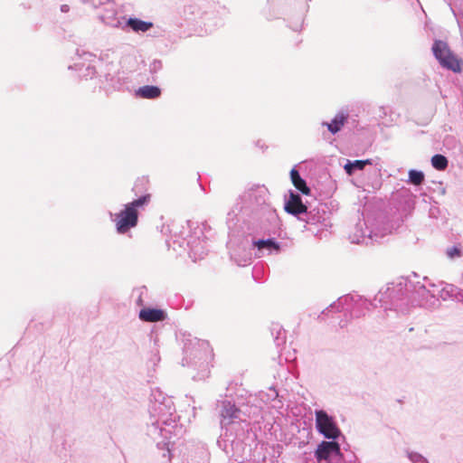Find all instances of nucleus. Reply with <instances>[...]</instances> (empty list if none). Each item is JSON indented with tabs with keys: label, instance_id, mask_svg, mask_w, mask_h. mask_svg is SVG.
I'll return each instance as SVG.
<instances>
[{
	"label": "nucleus",
	"instance_id": "f257e3e1",
	"mask_svg": "<svg viewBox=\"0 0 463 463\" xmlns=\"http://www.w3.org/2000/svg\"><path fill=\"white\" fill-rule=\"evenodd\" d=\"M269 191L264 185L247 188L228 212L226 224L229 232H239V224L244 223L264 232H273L279 226L276 210L268 203Z\"/></svg>",
	"mask_w": 463,
	"mask_h": 463
},
{
	"label": "nucleus",
	"instance_id": "f03ea898",
	"mask_svg": "<svg viewBox=\"0 0 463 463\" xmlns=\"http://www.w3.org/2000/svg\"><path fill=\"white\" fill-rule=\"evenodd\" d=\"M184 429L176 422L175 407L172 397L160 390H153L150 395L149 420L146 435L163 450V457L170 458V439L181 437Z\"/></svg>",
	"mask_w": 463,
	"mask_h": 463
},
{
	"label": "nucleus",
	"instance_id": "7ed1b4c3",
	"mask_svg": "<svg viewBox=\"0 0 463 463\" xmlns=\"http://www.w3.org/2000/svg\"><path fill=\"white\" fill-rule=\"evenodd\" d=\"M227 247L231 259L238 266H247L251 260V250H254L256 258L266 255L277 254L280 251V243L274 238L255 240L250 235H244L239 232H229Z\"/></svg>",
	"mask_w": 463,
	"mask_h": 463
},
{
	"label": "nucleus",
	"instance_id": "20e7f679",
	"mask_svg": "<svg viewBox=\"0 0 463 463\" xmlns=\"http://www.w3.org/2000/svg\"><path fill=\"white\" fill-rule=\"evenodd\" d=\"M177 339L183 345L182 365L192 366L199 371L196 375L193 376L195 380H203L208 377L210 373L209 363L213 355L209 343L185 332H180L177 335Z\"/></svg>",
	"mask_w": 463,
	"mask_h": 463
},
{
	"label": "nucleus",
	"instance_id": "39448f33",
	"mask_svg": "<svg viewBox=\"0 0 463 463\" xmlns=\"http://www.w3.org/2000/svg\"><path fill=\"white\" fill-rule=\"evenodd\" d=\"M394 225L383 213L364 215L349 235L352 243L371 245L392 232Z\"/></svg>",
	"mask_w": 463,
	"mask_h": 463
},
{
	"label": "nucleus",
	"instance_id": "423d86ee",
	"mask_svg": "<svg viewBox=\"0 0 463 463\" xmlns=\"http://www.w3.org/2000/svg\"><path fill=\"white\" fill-rule=\"evenodd\" d=\"M411 279L401 278L396 281L388 283L384 289H381L374 297L385 310H395L405 314L411 307Z\"/></svg>",
	"mask_w": 463,
	"mask_h": 463
},
{
	"label": "nucleus",
	"instance_id": "0eeeda50",
	"mask_svg": "<svg viewBox=\"0 0 463 463\" xmlns=\"http://www.w3.org/2000/svg\"><path fill=\"white\" fill-rule=\"evenodd\" d=\"M221 428L224 431L227 441L233 442L236 439H242L249 431L250 423L246 414L230 401L222 402L220 411Z\"/></svg>",
	"mask_w": 463,
	"mask_h": 463
},
{
	"label": "nucleus",
	"instance_id": "6e6552de",
	"mask_svg": "<svg viewBox=\"0 0 463 463\" xmlns=\"http://www.w3.org/2000/svg\"><path fill=\"white\" fill-rule=\"evenodd\" d=\"M150 199L151 195L146 194L124 204L123 209L118 213H109L110 220L115 223L116 232L118 234H126L131 229L137 227L139 217L138 210L147 205Z\"/></svg>",
	"mask_w": 463,
	"mask_h": 463
},
{
	"label": "nucleus",
	"instance_id": "1a4fd4ad",
	"mask_svg": "<svg viewBox=\"0 0 463 463\" xmlns=\"http://www.w3.org/2000/svg\"><path fill=\"white\" fill-rule=\"evenodd\" d=\"M203 8L213 9V12L211 13L212 14H213L215 11L219 13L222 12V14H226L228 13V8L219 3L210 2L207 0L189 1L178 8L175 21L176 24L178 26H183L184 24L201 26Z\"/></svg>",
	"mask_w": 463,
	"mask_h": 463
},
{
	"label": "nucleus",
	"instance_id": "9d476101",
	"mask_svg": "<svg viewBox=\"0 0 463 463\" xmlns=\"http://www.w3.org/2000/svg\"><path fill=\"white\" fill-rule=\"evenodd\" d=\"M370 307H377V304L369 301L358 294H347L339 298L335 302L331 304L327 308V312H344L345 316L347 315L350 318H359L365 315V312L370 309Z\"/></svg>",
	"mask_w": 463,
	"mask_h": 463
},
{
	"label": "nucleus",
	"instance_id": "9b49d317",
	"mask_svg": "<svg viewBox=\"0 0 463 463\" xmlns=\"http://www.w3.org/2000/svg\"><path fill=\"white\" fill-rule=\"evenodd\" d=\"M423 281L411 280V307L435 308L439 306V297L435 289L437 284L430 282L427 278H424Z\"/></svg>",
	"mask_w": 463,
	"mask_h": 463
},
{
	"label": "nucleus",
	"instance_id": "f8f14e48",
	"mask_svg": "<svg viewBox=\"0 0 463 463\" xmlns=\"http://www.w3.org/2000/svg\"><path fill=\"white\" fill-rule=\"evenodd\" d=\"M187 226L188 229L192 231L190 234L184 238V241L190 249V255L194 259H201L208 250L205 241L206 237L203 234L206 224L203 223L200 226L194 222L188 221Z\"/></svg>",
	"mask_w": 463,
	"mask_h": 463
},
{
	"label": "nucleus",
	"instance_id": "ddd939ff",
	"mask_svg": "<svg viewBox=\"0 0 463 463\" xmlns=\"http://www.w3.org/2000/svg\"><path fill=\"white\" fill-rule=\"evenodd\" d=\"M285 211L294 216H298L300 220L306 221L308 223H317L320 222L319 217H317L312 212L307 213V207L302 202L299 194L289 190L288 197L285 200Z\"/></svg>",
	"mask_w": 463,
	"mask_h": 463
},
{
	"label": "nucleus",
	"instance_id": "4468645a",
	"mask_svg": "<svg viewBox=\"0 0 463 463\" xmlns=\"http://www.w3.org/2000/svg\"><path fill=\"white\" fill-rule=\"evenodd\" d=\"M315 417L317 432L326 439H337L342 435L335 418L325 410H316Z\"/></svg>",
	"mask_w": 463,
	"mask_h": 463
},
{
	"label": "nucleus",
	"instance_id": "2eb2a0df",
	"mask_svg": "<svg viewBox=\"0 0 463 463\" xmlns=\"http://www.w3.org/2000/svg\"><path fill=\"white\" fill-rule=\"evenodd\" d=\"M102 19L106 24L111 27L121 28L122 30L129 29L137 33H146L154 27V24L152 22L143 21L136 17L126 18V16H122L121 19L116 17L112 19L109 17H103Z\"/></svg>",
	"mask_w": 463,
	"mask_h": 463
},
{
	"label": "nucleus",
	"instance_id": "dca6fc26",
	"mask_svg": "<svg viewBox=\"0 0 463 463\" xmlns=\"http://www.w3.org/2000/svg\"><path fill=\"white\" fill-rule=\"evenodd\" d=\"M314 456L319 463H332L334 458H343L340 444L336 439L322 440L317 445Z\"/></svg>",
	"mask_w": 463,
	"mask_h": 463
},
{
	"label": "nucleus",
	"instance_id": "f3484780",
	"mask_svg": "<svg viewBox=\"0 0 463 463\" xmlns=\"http://www.w3.org/2000/svg\"><path fill=\"white\" fill-rule=\"evenodd\" d=\"M213 9L203 8V18L201 19V26H204L206 32L212 33L215 28L221 26L223 22V18L229 14H222V12L219 13L215 11L213 14L211 13Z\"/></svg>",
	"mask_w": 463,
	"mask_h": 463
},
{
	"label": "nucleus",
	"instance_id": "a211bd4d",
	"mask_svg": "<svg viewBox=\"0 0 463 463\" xmlns=\"http://www.w3.org/2000/svg\"><path fill=\"white\" fill-rule=\"evenodd\" d=\"M349 114L347 111L340 110L331 119L330 122L323 121L322 126L326 127L327 130L332 134L335 135L341 131L345 124L347 122Z\"/></svg>",
	"mask_w": 463,
	"mask_h": 463
},
{
	"label": "nucleus",
	"instance_id": "6ab92c4d",
	"mask_svg": "<svg viewBox=\"0 0 463 463\" xmlns=\"http://www.w3.org/2000/svg\"><path fill=\"white\" fill-rule=\"evenodd\" d=\"M138 317L144 322H161L165 320L167 315L160 308L145 307L139 311Z\"/></svg>",
	"mask_w": 463,
	"mask_h": 463
},
{
	"label": "nucleus",
	"instance_id": "aec40b11",
	"mask_svg": "<svg viewBox=\"0 0 463 463\" xmlns=\"http://www.w3.org/2000/svg\"><path fill=\"white\" fill-rule=\"evenodd\" d=\"M439 62L442 68H445L455 73H459L462 71V61L458 59L452 52H449L447 56L442 57Z\"/></svg>",
	"mask_w": 463,
	"mask_h": 463
},
{
	"label": "nucleus",
	"instance_id": "412c9836",
	"mask_svg": "<svg viewBox=\"0 0 463 463\" xmlns=\"http://www.w3.org/2000/svg\"><path fill=\"white\" fill-rule=\"evenodd\" d=\"M136 95L142 99H155L161 96V89L155 85H145L136 90Z\"/></svg>",
	"mask_w": 463,
	"mask_h": 463
},
{
	"label": "nucleus",
	"instance_id": "4be33fe9",
	"mask_svg": "<svg viewBox=\"0 0 463 463\" xmlns=\"http://www.w3.org/2000/svg\"><path fill=\"white\" fill-rule=\"evenodd\" d=\"M290 179H291L293 185L301 194H306V195L310 194V188L307 184L306 180L301 177L299 172L297 170L296 167H293L290 171Z\"/></svg>",
	"mask_w": 463,
	"mask_h": 463
},
{
	"label": "nucleus",
	"instance_id": "5701e85b",
	"mask_svg": "<svg viewBox=\"0 0 463 463\" xmlns=\"http://www.w3.org/2000/svg\"><path fill=\"white\" fill-rule=\"evenodd\" d=\"M373 159H364V160H347L346 164L344 166L345 173L348 175H353L356 171H360L364 169V167L368 165H373Z\"/></svg>",
	"mask_w": 463,
	"mask_h": 463
},
{
	"label": "nucleus",
	"instance_id": "b1692460",
	"mask_svg": "<svg viewBox=\"0 0 463 463\" xmlns=\"http://www.w3.org/2000/svg\"><path fill=\"white\" fill-rule=\"evenodd\" d=\"M105 81L107 82V85L109 88L112 90H121L125 83V78L120 75V73L118 71L113 72H107L104 75Z\"/></svg>",
	"mask_w": 463,
	"mask_h": 463
},
{
	"label": "nucleus",
	"instance_id": "393cba45",
	"mask_svg": "<svg viewBox=\"0 0 463 463\" xmlns=\"http://www.w3.org/2000/svg\"><path fill=\"white\" fill-rule=\"evenodd\" d=\"M431 50L434 57L438 60V61L441 60L442 57L447 56V54H449V52H451L448 43L441 40H435L432 44Z\"/></svg>",
	"mask_w": 463,
	"mask_h": 463
},
{
	"label": "nucleus",
	"instance_id": "a878e982",
	"mask_svg": "<svg viewBox=\"0 0 463 463\" xmlns=\"http://www.w3.org/2000/svg\"><path fill=\"white\" fill-rule=\"evenodd\" d=\"M442 283L437 284V288H435L436 295L439 297V300L441 298L443 300H447L449 298H454L456 299V292L454 289H457L458 287L452 284H447L445 287H442Z\"/></svg>",
	"mask_w": 463,
	"mask_h": 463
},
{
	"label": "nucleus",
	"instance_id": "bb28decb",
	"mask_svg": "<svg viewBox=\"0 0 463 463\" xmlns=\"http://www.w3.org/2000/svg\"><path fill=\"white\" fill-rule=\"evenodd\" d=\"M271 335H274V343L279 347L286 342V332L279 324H272L270 327Z\"/></svg>",
	"mask_w": 463,
	"mask_h": 463
},
{
	"label": "nucleus",
	"instance_id": "cd10ccee",
	"mask_svg": "<svg viewBox=\"0 0 463 463\" xmlns=\"http://www.w3.org/2000/svg\"><path fill=\"white\" fill-rule=\"evenodd\" d=\"M149 340L152 343L151 352L154 354L155 361H159V346H160V337L157 331L152 330L149 334Z\"/></svg>",
	"mask_w": 463,
	"mask_h": 463
},
{
	"label": "nucleus",
	"instance_id": "c85d7f7f",
	"mask_svg": "<svg viewBox=\"0 0 463 463\" xmlns=\"http://www.w3.org/2000/svg\"><path fill=\"white\" fill-rule=\"evenodd\" d=\"M449 161L447 157L441 154H436L431 157V165L432 166L439 170H445L448 166Z\"/></svg>",
	"mask_w": 463,
	"mask_h": 463
},
{
	"label": "nucleus",
	"instance_id": "c756f323",
	"mask_svg": "<svg viewBox=\"0 0 463 463\" xmlns=\"http://www.w3.org/2000/svg\"><path fill=\"white\" fill-rule=\"evenodd\" d=\"M408 183L412 184L414 185H420L424 182L425 175L422 171L411 169L408 173Z\"/></svg>",
	"mask_w": 463,
	"mask_h": 463
},
{
	"label": "nucleus",
	"instance_id": "7c9ffc66",
	"mask_svg": "<svg viewBox=\"0 0 463 463\" xmlns=\"http://www.w3.org/2000/svg\"><path fill=\"white\" fill-rule=\"evenodd\" d=\"M279 397V392L278 391L273 388V387H270L268 392H260V400L265 402V403H268L269 402H273L275 401L277 398Z\"/></svg>",
	"mask_w": 463,
	"mask_h": 463
},
{
	"label": "nucleus",
	"instance_id": "2f4dec72",
	"mask_svg": "<svg viewBox=\"0 0 463 463\" xmlns=\"http://www.w3.org/2000/svg\"><path fill=\"white\" fill-rule=\"evenodd\" d=\"M81 67L79 68L78 70H80L81 72H80V76L85 78V79H92L93 76L96 74V69L94 66L90 65V64H88L84 70H83V67H84V64H81L80 65Z\"/></svg>",
	"mask_w": 463,
	"mask_h": 463
},
{
	"label": "nucleus",
	"instance_id": "473e14b6",
	"mask_svg": "<svg viewBox=\"0 0 463 463\" xmlns=\"http://www.w3.org/2000/svg\"><path fill=\"white\" fill-rule=\"evenodd\" d=\"M407 456L412 463H429L428 459L418 452L408 451Z\"/></svg>",
	"mask_w": 463,
	"mask_h": 463
},
{
	"label": "nucleus",
	"instance_id": "72a5a7b5",
	"mask_svg": "<svg viewBox=\"0 0 463 463\" xmlns=\"http://www.w3.org/2000/svg\"><path fill=\"white\" fill-rule=\"evenodd\" d=\"M163 69V62L161 60L154 59L149 63V72L154 75Z\"/></svg>",
	"mask_w": 463,
	"mask_h": 463
},
{
	"label": "nucleus",
	"instance_id": "f704fd0d",
	"mask_svg": "<svg viewBox=\"0 0 463 463\" xmlns=\"http://www.w3.org/2000/svg\"><path fill=\"white\" fill-rule=\"evenodd\" d=\"M446 254L449 259L453 260L455 258L460 257L461 249L458 246L454 245L447 249Z\"/></svg>",
	"mask_w": 463,
	"mask_h": 463
},
{
	"label": "nucleus",
	"instance_id": "c9c22d12",
	"mask_svg": "<svg viewBox=\"0 0 463 463\" xmlns=\"http://www.w3.org/2000/svg\"><path fill=\"white\" fill-rule=\"evenodd\" d=\"M77 55L80 57H83L85 61H91L94 55L89 52H85L83 50L77 49Z\"/></svg>",
	"mask_w": 463,
	"mask_h": 463
},
{
	"label": "nucleus",
	"instance_id": "e433bc0d",
	"mask_svg": "<svg viewBox=\"0 0 463 463\" xmlns=\"http://www.w3.org/2000/svg\"><path fill=\"white\" fill-rule=\"evenodd\" d=\"M454 291L456 292V300L463 303V289L457 288Z\"/></svg>",
	"mask_w": 463,
	"mask_h": 463
},
{
	"label": "nucleus",
	"instance_id": "4c0bfd02",
	"mask_svg": "<svg viewBox=\"0 0 463 463\" xmlns=\"http://www.w3.org/2000/svg\"><path fill=\"white\" fill-rule=\"evenodd\" d=\"M61 11L62 13H67L70 11V6L68 5H61Z\"/></svg>",
	"mask_w": 463,
	"mask_h": 463
},
{
	"label": "nucleus",
	"instance_id": "58836bf2",
	"mask_svg": "<svg viewBox=\"0 0 463 463\" xmlns=\"http://www.w3.org/2000/svg\"><path fill=\"white\" fill-rule=\"evenodd\" d=\"M346 325H347V321H343V320H342V321H340V323H339V326H340L341 327H345Z\"/></svg>",
	"mask_w": 463,
	"mask_h": 463
},
{
	"label": "nucleus",
	"instance_id": "ea45409f",
	"mask_svg": "<svg viewBox=\"0 0 463 463\" xmlns=\"http://www.w3.org/2000/svg\"><path fill=\"white\" fill-rule=\"evenodd\" d=\"M257 271H258V268H257V267H255V268H254V269H253V276H254V278H255V279H256V273H257Z\"/></svg>",
	"mask_w": 463,
	"mask_h": 463
},
{
	"label": "nucleus",
	"instance_id": "a19ab883",
	"mask_svg": "<svg viewBox=\"0 0 463 463\" xmlns=\"http://www.w3.org/2000/svg\"><path fill=\"white\" fill-rule=\"evenodd\" d=\"M461 284H463V276H462V279H461Z\"/></svg>",
	"mask_w": 463,
	"mask_h": 463
}]
</instances>
